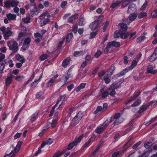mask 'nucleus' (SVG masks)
<instances>
[{"label": "nucleus", "mask_w": 157, "mask_h": 157, "mask_svg": "<svg viewBox=\"0 0 157 157\" xmlns=\"http://www.w3.org/2000/svg\"><path fill=\"white\" fill-rule=\"evenodd\" d=\"M8 46L10 50L14 52H17L18 50L17 43L13 40H12L7 42Z\"/></svg>", "instance_id": "obj_1"}, {"label": "nucleus", "mask_w": 157, "mask_h": 157, "mask_svg": "<svg viewBox=\"0 0 157 157\" xmlns=\"http://www.w3.org/2000/svg\"><path fill=\"white\" fill-rule=\"evenodd\" d=\"M84 136V135L83 134L78 137H76L75 140L69 144L67 149L68 150H70L74 146H76L78 143L80 142Z\"/></svg>", "instance_id": "obj_2"}, {"label": "nucleus", "mask_w": 157, "mask_h": 157, "mask_svg": "<svg viewBox=\"0 0 157 157\" xmlns=\"http://www.w3.org/2000/svg\"><path fill=\"white\" fill-rule=\"evenodd\" d=\"M82 117V113L79 112L73 118L71 122V126H75L77 124L81 119Z\"/></svg>", "instance_id": "obj_3"}, {"label": "nucleus", "mask_w": 157, "mask_h": 157, "mask_svg": "<svg viewBox=\"0 0 157 157\" xmlns=\"http://www.w3.org/2000/svg\"><path fill=\"white\" fill-rule=\"evenodd\" d=\"M137 63V61H136V60H134L131 64V65L128 68H125L124 70L121 72L119 74L117 75V76L119 77L122 76L128 72V71L133 68L136 65Z\"/></svg>", "instance_id": "obj_4"}, {"label": "nucleus", "mask_w": 157, "mask_h": 157, "mask_svg": "<svg viewBox=\"0 0 157 157\" xmlns=\"http://www.w3.org/2000/svg\"><path fill=\"white\" fill-rule=\"evenodd\" d=\"M108 121L106 120L101 125L97 127L95 130V133L100 134L108 126Z\"/></svg>", "instance_id": "obj_5"}, {"label": "nucleus", "mask_w": 157, "mask_h": 157, "mask_svg": "<svg viewBox=\"0 0 157 157\" xmlns=\"http://www.w3.org/2000/svg\"><path fill=\"white\" fill-rule=\"evenodd\" d=\"M13 32L8 27L6 28V32L3 34V36L5 40L9 39V38L12 35Z\"/></svg>", "instance_id": "obj_6"}, {"label": "nucleus", "mask_w": 157, "mask_h": 157, "mask_svg": "<svg viewBox=\"0 0 157 157\" xmlns=\"http://www.w3.org/2000/svg\"><path fill=\"white\" fill-rule=\"evenodd\" d=\"M30 42V38L27 37L25 39L23 45L22 46L23 49L24 50H25L28 48Z\"/></svg>", "instance_id": "obj_7"}, {"label": "nucleus", "mask_w": 157, "mask_h": 157, "mask_svg": "<svg viewBox=\"0 0 157 157\" xmlns=\"http://www.w3.org/2000/svg\"><path fill=\"white\" fill-rule=\"evenodd\" d=\"M136 10V6L135 4L132 3L128 7L127 12L128 13H134V12H135Z\"/></svg>", "instance_id": "obj_8"}, {"label": "nucleus", "mask_w": 157, "mask_h": 157, "mask_svg": "<svg viewBox=\"0 0 157 157\" xmlns=\"http://www.w3.org/2000/svg\"><path fill=\"white\" fill-rule=\"evenodd\" d=\"M133 121H131L129 123L126 125L125 129V133L126 134L130 130H131L133 128Z\"/></svg>", "instance_id": "obj_9"}, {"label": "nucleus", "mask_w": 157, "mask_h": 157, "mask_svg": "<svg viewBox=\"0 0 157 157\" xmlns=\"http://www.w3.org/2000/svg\"><path fill=\"white\" fill-rule=\"evenodd\" d=\"M140 92H138L137 93H136L134 95L131 97L130 98L128 99L127 101V102H125L126 105H127L129 103L134 101L140 95Z\"/></svg>", "instance_id": "obj_10"}, {"label": "nucleus", "mask_w": 157, "mask_h": 157, "mask_svg": "<svg viewBox=\"0 0 157 157\" xmlns=\"http://www.w3.org/2000/svg\"><path fill=\"white\" fill-rule=\"evenodd\" d=\"M65 95L61 96L58 98L56 103L55 105V106H57V105H59V106H58V107L57 108V109L59 108L60 105L63 103V100L65 98Z\"/></svg>", "instance_id": "obj_11"}, {"label": "nucleus", "mask_w": 157, "mask_h": 157, "mask_svg": "<svg viewBox=\"0 0 157 157\" xmlns=\"http://www.w3.org/2000/svg\"><path fill=\"white\" fill-rule=\"evenodd\" d=\"M53 143V140L51 138L47 139L44 142L41 144L40 148H43L45 145H50Z\"/></svg>", "instance_id": "obj_12"}, {"label": "nucleus", "mask_w": 157, "mask_h": 157, "mask_svg": "<svg viewBox=\"0 0 157 157\" xmlns=\"http://www.w3.org/2000/svg\"><path fill=\"white\" fill-rule=\"evenodd\" d=\"M153 67L151 65H149L147 68V72L148 73H151L154 74L157 72V70H153Z\"/></svg>", "instance_id": "obj_13"}, {"label": "nucleus", "mask_w": 157, "mask_h": 157, "mask_svg": "<svg viewBox=\"0 0 157 157\" xmlns=\"http://www.w3.org/2000/svg\"><path fill=\"white\" fill-rule=\"evenodd\" d=\"M15 58L18 61H20L22 63L25 62V59L19 54H17L15 56Z\"/></svg>", "instance_id": "obj_14"}, {"label": "nucleus", "mask_w": 157, "mask_h": 157, "mask_svg": "<svg viewBox=\"0 0 157 157\" xmlns=\"http://www.w3.org/2000/svg\"><path fill=\"white\" fill-rule=\"evenodd\" d=\"M38 113L35 112L30 117V120L31 122H34L38 118Z\"/></svg>", "instance_id": "obj_15"}, {"label": "nucleus", "mask_w": 157, "mask_h": 157, "mask_svg": "<svg viewBox=\"0 0 157 157\" xmlns=\"http://www.w3.org/2000/svg\"><path fill=\"white\" fill-rule=\"evenodd\" d=\"M70 60V58L69 57H68L65 59L63 62L62 64V66L64 67H66L69 64Z\"/></svg>", "instance_id": "obj_16"}, {"label": "nucleus", "mask_w": 157, "mask_h": 157, "mask_svg": "<svg viewBox=\"0 0 157 157\" xmlns=\"http://www.w3.org/2000/svg\"><path fill=\"white\" fill-rule=\"evenodd\" d=\"M98 26V24L96 21H94L90 25V27L92 30H95Z\"/></svg>", "instance_id": "obj_17"}, {"label": "nucleus", "mask_w": 157, "mask_h": 157, "mask_svg": "<svg viewBox=\"0 0 157 157\" xmlns=\"http://www.w3.org/2000/svg\"><path fill=\"white\" fill-rule=\"evenodd\" d=\"M119 25L121 29L123 31H126L127 29V25L125 23H121L118 24Z\"/></svg>", "instance_id": "obj_18"}, {"label": "nucleus", "mask_w": 157, "mask_h": 157, "mask_svg": "<svg viewBox=\"0 0 157 157\" xmlns=\"http://www.w3.org/2000/svg\"><path fill=\"white\" fill-rule=\"evenodd\" d=\"M109 44L110 47L111 46H114L116 47H118L120 46V43L114 41H113L111 42H109L108 44Z\"/></svg>", "instance_id": "obj_19"}, {"label": "nucleus", "mask_w": 157, "mask_h": 157, "mask_svg": "<svg viewBox=\"0 0 157 157\" xmlns=\"http://www.w3.org/2000/svg\"><path fill=\"white\" fill-rule=\"evenodd\" d=\"M147 34L146 33H144L141 36L137 39L136 41L137 43H140L145 38V36Z\"/></svg>", "instance_id": "obj_20"}, {"label": "nucleus", "mask_w": 157, "mask_h": 157, "mask_svg": "<svg viewBox=\"0 0 157 157\" xmlns=\"http://www.w3.org/2000/svg\"><path fill=\"white\" fill-rule=\"evenodd\" d=\"M137 17V15L135 13H131L128 17L129 21H134Z\"/></svg>", "instance_id": "obj_21"}, {"label": "nucleus", "mask_w": 157, "mask_h": 157, "mask_svg": "<svg viewBox=\"0 0 157 157\" xmlns=\"http://www.w3.org/2000/svg\"><path fill=\"white\" fill-rule=\"evenodd\" d=\"M50 21V20L48 18H46L44 20H41L40 22L41 26H43L47 24Z\"/></svg>", "instance_id": "obj_22"}, {"label": "nucleus", "mask_w": 157, "mask_h": 157, "mask_svg": "<svg viewBox=\"0 0 157 157\" xmlns=\"http://www.w3.org/2000/svg\"><path fill=\"white\" fill-rule=\"evenodd\" d=\"M7 17L8 20H13L16 19V15L10 13L7 15Z\"/></svg>", "instance_id": "obj_23"}, {"label": "nucleus", "mask_w": 157, "mask_h": 157, "mask_svg": "<svg viewBox=\"0 0 157 157\" xmlns=\"http://www.w3.org/2000/svg\"><path fill=\"white\" fill-rule=\"evenodd\" d=\"M115 67L113 66H111L108 71L105 72L107 75H111L112 74L113 71L115 70Z\"/></svg>", "instance_id": "obj_24"}, {"label": "nucleus", "mask_w": 157, "mask_h": 157, "mask_svg": "<svg viewBox=\"0 0 157 157\" xmlns=\"http://www.w3.org/2000/svg\"><path fill=\"white\" fill-rule=\"evenodd\" d=\"M122 32L121 30L116 31L114 33V37L116 38L121 37Z\"/></svg>", "instance_id": "obj_25"}, {"label": "nucleus", "mask_w": 157, "mask_h": 157, "mask_svg": "<svg viewBox=\"0 0 157 157\" xmlns=\"http://www.w3.org/2000/svg\"><path fill=\"white\" fill-rule=\"evenodd\" d=\"M11 6L12 7L17 6L19 3V2L16 0H10Z\"/></svg>", "instance_id": "obj_26"}, {"label": "nucleus", "mask_w": 157, "mask_h": 157, "mask_svg": "<svg viewBox=\"0 0 157 157\" xmlns=\"http://www.w3.org/2000/svg\"><path fill=\"white\" fill-rule=\"evenodd\" d=\"M57 123V121L56 119L52 120V123H49L48 125L52 127V128L55 127Z\"/></svg>", "instance_id": "obj_27"}, {"label": "nucleus", "mask_w": 157, "mask_h": 157, "mask_svg": "<svg viewBox=\"0 0 157 157\" xmlns=\"http://www.w3.org/2000/svg\"><path fill=\"white\" fill-rule=\"evenodd\" d=\"M41 77L42 76H40L38 80H35L34 81L31 83L30 86L31 87H35L38 84L37 82L40 81V79L41 78Z\"/></svg>", "instance_id": "obj_28"}, {"label": "nucleus", "mask_w": 157, "mask_h": 157, "mask_svg": "<svg viewBox=\"0 0 157 157\" xmlns=\"http://www.w3.org/2000/svg\"><path fill=\"white\" fill-rule=\"evenodd\" d=\"M12 81V78L11 77H7L6 79V84L7 86L9 85Z\"/></svg>", "instance_id": "obj_29"}, {"label": "nucleus", "mask_w": 157, "mask_h": 157, "mask_svg": "<svg viewBox=\"0 0 157 157\" xmlns=\"http://www.w3.org/2000/svg\"><path fill=\"white\" fill-rule=\"evenodd\" d=\"M73 37V35L72 33H69L66 38V42L67 43H69L70 40H71V39H72V37Z\"/></svg>", "instance_id": "obj_30"}, {"label": "nucleus", "mask_w": 157, "mask_h": 157, "mask_svg": "<svg viewBox=\"0 0 157 157\" xmlns=\"http://www.w3.org/2000/svg\"><path fill=\"white\" fill-rule=\"evenodd\" d=\"M147 15V14L146 12H143L141 13L138 16V18L141 19L143 18L146 17Z\"/></svg>", "instance_id": "obj_31"}, {"label": "nucleus", "mask_w": 157, "mask_h": 157, "mask_svg": "<svg viewBox=\"0 0 157 157\" xmlns=\"http://www.w3.org/2000/svg\"><path fill=\"white\" fill-rule=\"evenodd\" d=\"M141 102V100L140 99H138L137 101H135L131 106L132 107L137 106L140 104Z\"/></svg>", "instance_id": "obj_32"}, {"label": "nucleus", "mask_w": 157, "mask_h": 157, "mask_svg": "<svg viewBox=\"0 0 157 157\" xmlns=\"http://www.w3.org/2000/svg\"><path fill=\"white\" fill-rule=\"evenodd\" d=\"M121 3V2L120 1H117L115 3H114L111 5V7L112 8H114L117 6Z\"/></svg>", "instance_id": "obj_33"}, {"label": "nucleus", "mask_w": 157, "mask_h": 157, "mask_svg": "<svg viewBox=\"0 0 157 157\" xmlns=\"http://www.w3.org/2000/svg\"><path fill=\"white\" fill-rule=\"evenodd\" d=\"M117 89V88L116 87H115L114 88H109V90H111V91L109 93V95L111 96L114 95L116 93V92L115 91V89Z\"/></svg>", "instance_id": "obj_34"}, {"label": "nucleus", "mask_w": 157, "mask_h": 157, "mask_svg": "<svg viewBox=\"0 0 157 157\" xmlns=\"http://www.w3.org/2000/svg\"><path fill=\"white\" fill-rule=\"evenodd\" d=\"M157 58V56L154 53L149 58V61L152 62L154 60Z\"/></svg>", "instance_id": "obj_35"}, {"label": "nucleus", "mask_w": 157, "mask_h": 157, "mask_svg": "<svg viewBox=\"0 0 157 157\" xmlns=\"http://www.w3.org/2000/svg\"><path fill=\"white\" fill-rule=\"evenodd\" d=\"M50 56L49 55L44 54L42 55L40 57V59L41 60H44L48 58Z\"/></svg>", "instance_id": "obj_36"}, {"label": "nucleus", "mask_w": 157, "mask_h": 157, "mask_svg": "<svg viewBox=\"0 0 157 157\" xmlns=\"http://www.w3.org/2000/svg\"><path fill=\"white\" fill-rule=\"evenodd\" d=\"M103 111L104 110H103V109L102 107L99 106L97 107L96 110L94 112V113L96 114H97L99 112H103Z\"/></svg>", "instance_id": "obj_37"}, {"label": "nucleus", "mask_w": 157, "mask_h": 157, "mask_svg": "<svg viewBox=\"0 0 157 157\" xmlns=\"http://www.w3.org/2000/svg\"><path fill=\"white\" fill-rule=\"evenodd\" d=\"M151 17L152 18L157 17V9L154 10L151 13Z\"/></svg>", "instance_id": "obj_38"}, {"label": "nucleus", "mask_w": 157, "mask_h": 157, "mask_svg": "<svg viewBox=\"0 0 157 157\" xmlns=\"http://www.w3.org/2000/svg\"><path fill=\"white\" fill-rule=\"evenodd\" d=\"M146 109L147 106L144 105H143L140 108L139 113H141L146 110Z\"/></svg>", "instance_id": "obj_39"}, {"label": "nucleus", "mask_w": 157, "mask_h": 157, "mask_svg": "<svg viewBox=\"0 0 157 157\" xmlns=\"http://www.w3.org/2000/svg\"><path fill=\"white\" fill-rule=\"evenodd\" d=\"M103 79L106 84H108L110 81V79L109 78V77L105 75L103 77Z\"/></svg>", "instance_id": "obj_40"}, {"label": "nucleus", "mask_w": 157, "mask_h": 157, "mask_svg": "<svg viewBox=\"0 0 157 157\" xmlns=\"http://www.w3.org/2000/svg\"><path fill=\"white\" fill-rule=\"evenodd\" d=\"M83 52L82 51H75L74 52V56L75 57L79 56L82 55Z\"/></svg>", "instance_id": "obj_41"}, {"label": "nucleus", "mask_w": 157, "mask_h": 157, "mask_svg": "<svg viewBox=\"0 0 157 157\" xmlns=\"http://www.w3.org/2000/svg\"><path fill=\"white\" fill-rule=\"evenodd\" d=\"M130 3V1L128 0H126L124 1L122 3V6L125 7L128 6Z\"/></svg>", "instance_id": "obj_42"}, {"label": "nucleus", "mask_w": 157, "mask_h": 157, "mask_svg": "<svg viewBox=\"0 0 157 157\" xmlns=\"http://www.w3.org/2000/svg\"><path fill=\"white\" fill-rule=\"evenodd\" d=\"M53 79H51L49 80V81L47 82V86L48 87L51 86L52 84L55 82Z\"/></svg>", "instance_id": "obj_43"}, {"label": "nucleus", "mask_w": 157, "mask_h": 157, "mask_svg": "<svg viewBox=\"0 0 157 157\" xmlns=\"http://www.w3.org/2000/svg\"><path fill=\"white\" fill-rule=\"evenodd\" d=\"M22 21L25 23H28L30 22V18L29 17L24 18L22 19Z\"/></svg>", "instance_id": "obj_44"}, {"label": "nucleus", "mask_w": 157, "mask_h": 157, "mask_svg": "<svg viewBox=\"0 0 157 157\" xmlns=\"http://www.w3.org/2000/svg\"><path fill=\"white\" fill-rule=\"evenodd\" d=\"M151 142H147L144 144V146L146 149H148L151 147Z\"/></svg>", "instance_id": "obj_45"}, {"label": "nucleus", "mask_w": 157, "mask_h": 157, "mask_svg": "<svg viewBox=\"0 0 157 157\" xmlns=\"http://www.w3.org/2000/svg\"><path fill=\"white\" fill-rule=\"evenodd\" d=\"M109 44H108L104 50V52L105 54H107L109 52V49L110 48Z\"/></svg>", "instance_id": "obj_46"}, {"label": "nucleus", "mask_w": 157, "mask_h": 157, "mask_svg": "<svg viewBox=\"0 0 157 157\" xmlns=\"http://www.w3.org/2000/svg\"><path fill=\"white\" fill-rule=\"evenodd\" d=\"M91 141L90 140H88L83 145V147H84L87 148L90 145Z\"/></svg>", "instance_id": "obj_47"}, {"label": "nucleus", "mask_w": 157, "mask_h": 157, "mask_svg": "<svg viewBox=\"0 0 157 157\" xmlns=\"http://www.w3.org/2000/svg\"><path fill=\"white\" fill-rule=\"evenodd\" d=\"M121 122L122 121L119 119H115L113 122V124L114 125H117L121 123Z\"/></svg>", "instance_id": "obj_48"}, {"label": "nucleus", "mask_w": 157, "mask_h": 157, "mask_svg": "<svg viewBox=\"0 0 157 157\" xmlns=\"http://www.w3.org/2000/svg\"><path fill=\"white\" fill-rule=\"evenodd\" d=\"M30 15L31 16H33L34 15H37V13H36L35 10H30Z\"/></svg>", "instance_id": "obj_49"}, {"label": "nucleus", "mask_w": 157, "mask_h": 157, "mask_svg": "<svg viewBox=\"0 0 157 157\" xmlns=\"http://www.w3.org/2000/svg\"><path fill=\"white\" fill-rule=\"evenodd\" d=\"M141 144L140 141H139L136 144H134L132 146V148L134 149H136Z\"/></svg>", "instance_id": "obj_50"}, {"label": "nucleus", "mask_w": 157, "mask_h": 157, "mask_svg": "<svg viewBox=\"0 0 157 157\" xmlns=\"http://www.w3.org/2000/svg\"><path fill=\"white\" fill-rule=\"evenodd\" d=\"M71 77L70 74L68 73V72L67 73L66 76H64V79L65 80L66 82H67V80L68 79Z\"/></svg>", "instance_id": "obj_51"}, {"label": "nucleus", "mask_w": 157, "mask_h": 157, "mask_svg": "<svg viewBox=\"0 0 157 157\" xmlns=\"http://www.w3.org/2000/svg\"><path fill=\"white\" fill-rule=\"evenodd\" d=\"M109 94V93L108 91H105L104 92L101 94V97L103 98H105Z\"/></svg>", "instance_id": "obj_52"}, {"label": "nucleus", "mask_w": 157, "mask_h": 157, "mask_svg": "<svg viewBox=\"0 0 157 157\" xmlns=\"http://www.w3.org/2000/svg\"><path fill=\"white\" fill-rule=\"evenodd\" d=\"M57 106H55H55L52 107V109L50 111V114L49 115V117H52L53 116V113L54 112L55 108Z\"/></svg>", "instance_id": "obj_53"}, {"label": "nucleus", "mask_w": 157, "mask_h": 157, "mask_svg": "<svg viewBox=\"0 0 157 157\" xmlns=\"http://www.w3.org/2000/svg\"><path fill=\"white\" fill-rule=\"evenodd\" d=\"M5 6L6 7H9L11 6L10 0L4 2Z\"/></svg>", "instance_id": "obj_54"}, {"label": "nucleus", "mask_w": 157, "mask_h": 157, "mask_svg": "<svg viewBox=\"0 0 157 157\" xmlns=\"http://www.w3.org/2000/svg\"><path fill=\"white\" fill-rule=\"evenodd\" d=\"M30 2V6H34V8L36 9V4L35 2V0H29Z\"/></svg>", "instance_id": "obj_55"}, {"label": "nucleus", "mask_w": 157, "mask_h": 157, "mask_svg": "<svg viewBox=\"0 0 157 157\" xmlns=\"http://www.w3.org/2000/svg\"><path fill=\"white\" fill-rule=\"evenodd\" d=\"M46 15H47V12H45L42 14L40 17V18L41 20H43L45 17Z\"/></svg>", "instance_id": "obj_56"}, {"label": "nucleus", "mask_w": 157, "mask_h": 157, "mask_svg": "<svg viewBox=\"0 0 157 157\" xmlns=\"http://www.w3.org/2000/svg\"><path fill=\"white\" fill-rule=\"evenodd\" d=\"M24 78V77L23 76H18L15 78V79L17 81H20Z\"/></svg>", "instance_id": "obj_57"}, {"label": "nucleus", "mask_w": 157, "mask_h": 157, "mask_svg": "<svg viewBox=\"0 0 157 157\" xmlns=\"http://www.w3.org/2000/svg\"><path fill=\"white\" fill-rule=\"evenodd\" d=\"M101 52L100 50H98L94 55V56L96 58H98L101 54Z\"/></svg>", "instance_id": "obj_58"}, {"label": "nucleus", "mask_w": 157, "mask_h": 157, "mask_svg": "<svg viewBox=\"0 0 157 157\" xmlns=\"http://www.w3.org/2000/svg\"><path fill=\"white\" fill-rule=\"evenodd\" d=\"M84 21V18H81L79 20L78 24L80 25H83V22Z\"/></svg>", "instance_id": "obj_59"}, {"label": "nucleus", "mask_w": 157, "mask_h": 157, "mask_svg": "<svg viewBox=\"0 0 157 157\" xmlns=\"http://www.w3.org/2000/svg\"><path fill=\"white\" fill-rule=\"evenodd\" d=\"M109 24V22L108 21H107L105 23L103 27V31L105 32L106 28L108 27Z\"/></svg>", "instance_id": "obj_60"}, {"label": "nucleus", "mask_w": 157, "mask_h": 157, "mask_svg": "<svg viewBox=\"0 0 157 157\" xmlns=\"http://www.w3.org/2000/svg\"><path fill=\"white\" fill-rule=\"evenodd\" d=\"M67 4V1H63L62 2L61 6L62 8H64Z\"/></svg>", "instance_id": "obj_61"}, {"label": "nucleus", "mask_w": 157, "mask_h": 157, "mask_svg": "<svg viewBox=\"0 0 157 157\" xmlns=\"http://www.w3.org/2000/svg\"><path fill=\"white\" fill-rule=\"evenodd\" d=\"M120 117V114L119 113H116L114 117V119H119V118Z\"/></svg>", "instance_id": "obj_62"}, {"label": "nucleus", "mask_w": 157, "mask_h": 157, "mask_svg": "<svg viewBox=\"0 0 157 157\" xmlns=\"http://www.w3.org/2000/svg\"><path fill=\"white\" fill-rule=\"evenodd\" d=\"M128 33H123L122 32L121 34V37L122 39H126Z\"/></svg>", "instance_id": "obj_63"}, {"label": "nucleus", "mask_w": 157, "mask_h": 157, "mask_svg": "<svg viewBox=\"0 0 157 157\" xmlns=\"http://www.w3.org/2000/svg\"><path fill=\"white\" fill-rule=\"evenodd\" d=\"M147 5V2L146 1L141 7L140 9L142 10L145 9Z\"/></svg>", "instance_id": "obj_64"}]
</instances>
